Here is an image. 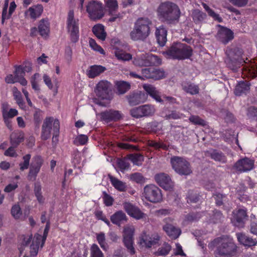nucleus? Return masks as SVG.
Here are the masks:
<instances>
[{
    "mask_svg": "<svg viewBox=\"0 0 257 257\" xmlns=\"http://www.w3.org/2000/svg\"><path fill=\"white\" fill-rule=\"evenodd\" d=\"M34 193L38 202L43 204L44 202L45 198L42 195V186L40 182H36L34 183Z\"/></svg>",
    "mask_w": 257,
    "mask_h": 257,
    "instance_id": "37",
    "label": "nucleus"
},
{
    "mask_svg": "<svg viewBox=\"0 0 257 257\" xmlns=\"http://www.w3.org/2000/svg\"><path fill=\"white\" fill-rule=\"evenodd\" d=\"M193 53L192 48L181 42L173 43L162 54L167 58L174 60H184L190 58Z\"/></svg>",
    "mask_w": 257,
    "mask_h": 257,
    "instance_id": "4",
    "label": "nucleus"
},
{
    "mask_svg": "<svg viewBox=\"0 0 257 257\" xmlns=\"http://www.w3.org/2000/svg\"><path fill=\"white\" fill-rule=\"evenodd\" d=\"M254 166V161L248 158L245 157L238 160L232 166V170L233 173L240 174L252 170Z\"/></svg>",
    "mask_w": 257,
    "mask_h": 257,
    "instance_id": "15",
    "label": "nucleus"
},
{
    "mask_svg": "<svg viewBox=\"0 0 257 257\" xmlns=\"http://www.w3.org/2000/svg\"><path fill=\"white\" fill-rule=\"evenodd\" d=\"M211 243L216 247L215 254L216 256L230 257L236 253L237 246L232 238L227 235L215 238Z\"/></svg>",
    "mask_w": 257,
    "mask_h": 257,
    "instance_id": "2",
    "label": "nucleus"
},
{
    "mask_svg": "<svg viewBox=\"0 0 257 257\" xmlns=\"http://www.w3.org/2000/svg\"><path fill=\"white\" fill-rule=\"evenodd\" d=\"M206 17V15L199 10H195L192 12V18L196 24L199 23L203 21Z\"/></svg>",
    "mask_w": 257,
    "mask_h": 257,
    "instance_id": "43",
    "label": "nucleus"
},
{
    "mask_svg": "<svg viewBox=\"0 0 257 257\" xmlns=\"http://www.w3.org/2000/svg\"><path fill=\"white\" fill-rule=\"evenodd\" d=\"M224 216L222 212L218 210L214 209L209 215V221L210 223L216 224L222 222Z\"/></svg>",
    "mask_w": 257,
    "mask_h": 257,
    "instance_id": "34",
    "label": "nucleus"
},
{
    "mask_svg": "<svg viewBox=\"0 0 257 257\" xmlns=\"http://www.w3.org/2000/svg\"><path fill=\"white\" fill-rule=\"evenodd\" d=\"M88 138L86 135H78L74 141L73 143L76 146L84 145L88 142Z\"/></svg>",
    "mask_w": 257,
    "mask_h": 257,
    "instance_id": "53",
    "label": "nucleus"
},
{
    "mask_svg": "<svg viewBox=\"0 0 257 257\" xmlns=\"http://www.w3.org/2000/svg\"><path fill=\"white\" fill-rule=\"evenodd\" d=\"M133 63L136 66L147 67L160 65L161 64V60L156 55L145 54L134 57Z\"/></svg>",
    "mask_w": 257,
    "mask_h": 257,
    "instance_id": "8",
    "label": "nucleus"
},
{
    "mask_svg": "<svg viewBox=\"0 0 257 257\" xmlns=\"http://www.w3.org/2000/svg\"><path fill=\"white\" fill-rule=\"evenodd\" d=\"M201 196L197 191L189 190L186 195L187 202L189 204L196 203L200 201Z\"/></svg>",
    "mask_w": 257,
    "mask_h": 257,
    "instance_id": "33",
    "label": "nucleus"
},
{
    "mask_svg": "<svg viewBox=\"0 0 257 257\" xmlns=\"http://www.w3.org/2000/svg\"><path fill=\"white\" fill-rule=\"evenodd\" d=\"M105 5L110 12L114 11L118 8V4L116 0H106Z\"/></svg>",
    "mask_w": 257,
    "mask_h": 257,
    "instance_id": "59",
    "label": "nucleus"
},
{
    "mask_svg": "<svg viewBox=\"0 0 257 257\" xmlns=\"http://www.w3.org/2000/svg\"><path fill=\"white\" fill-rule=\"evenodd\" d=\"M117 93L123 94L131 89V84L124 81H116L115 82Z\"/></svg>",
    "mask_w": 257,
    "mask_h": 257,
    "instance_id": "31",
    "label": "nucleus"
},
{
    "mask_svg": "<svg viewBox=\"0 0 257 257\" xmlns=\"http://www.w3.org/2000/svg\"><path fill=\"white\" fill-rule=\"evenodd\" d=\"M143 88L147 92V94H149L151 97L153 96L158 91L156 88L151 84L144 85Z\"/></svg>",
    "mask_w": 257,
    "mask_h": 257,
    "instance_id": "60",
    "label": "nucleus"
},
{
    "mask_svg": "<svg viewBox=\"0 0 257 257\" xmlns=\"http://www.w3.org/2000/svg\"><path fill=\"white\" fill-rule=\"evenodd\" d=\"M160 237L158 235L153 238L145 236L141 238L140 243H144L147 247H151L152 245L158 243Z\"/></svg>",
    "mask_w": 257,
    "mask_h": 257,
    "instance_id": "38",
    "label": "nucleus"
},
{
    "mask_svg": "<svg viewBox=\"0 0 257 257\" xmlns=\"http://www.w3.org/2000/svg\"><path fill=\"white\" fill-rule=\"evenodd\" d=\"M92 32L96 37L101 41H104L106 36L104 26L101 24L95 25L92 28Z\"/></svg>",
    "mask_w": 257,
    "mask_h": 257,
    "instance_id": "32",
    "label": "nucleus"
},
{
    "mask_svg": "<svg viewBox=\"0 0 257 257\" xmlns=\"http://www.w3.org/2000/svg\"><path fill=\"white\" fill-rule=\"evenodd\" d=\"M130 179L137 183H143L145 181V178L140 173H135L131 174Z\"/></svg>",
    "mask_w": 257,
    "mask_h": 257,
    "instance_id": "56",
    "label": "nucleus"
},
{
    "mask_svg": "<svg viewBox=\"0 0 257 257\" xmlns=\"http://www.w3.org/2000/svg\"><path fill=\"white\" fill-rule=\"evenodd\" d=\"M207 156L215 161L222 163H225L227 161L226 158L223 153L213 150L212 151L207 152Z\"/></svg>",
    "mask_w": 257,
    "mask_h": 257,
    "instance_id": "30",
    "label": "nucleus"
},
{
    "mask_svg": "<svg viewBox=\"0 0 257 257\" xmlns=\"http://www.w3.org/2000/svg\"><path fill=\"white\" fill-rule=\"evenodd\" d=\"M40 169L30 165L29 171L27 176L28 179L30 181L35 180L38 174L40 172Z\"/></svg>",
    "mask_w": 257,
    "mask_h": 257,
    "instance_id": "50",
    "label": "nucleus"
},
{
    "mask_svg": "<svg viewBox=\"0 0 257 257\" xmlns=\"http://www.w3.org/2000/svg\"><path fill=\"white\" fill-rule=\"evenodd\" d=\"M143 195L147 200L152 203H158L162 200L161 190L153 184L147 185L144 188Z\"/></svg>",
    "mask_w": 257,
    "mask_h": 257,
    "instance_id": "11",
    "label": "nucleus"
},
{
    "mask_svg": "<svg viewBox=\"0 0 257 257\" xmlns=\"http://www.w3.org/2000/svg\"><path fill=\"white\" fill-rule=\"evenodd\" d=\"M33 119L35 127L39 129L42 120V111L39 108H35L33 114Z\"/></svg>",
    "mask_w": 257,
    "mask_h": 257,
    "instance_id": "44",
    "label": "nucleus"
},
{
    "mask_svg": "<svg viewBox=\"0 0 257 257\" xmlns=\"http://www.w3.org/2000/svg\"><path fill=\"white\" fill-rule=\"evenodd\" d=\"M43 11V6L41 5H37L29 8L28 13H29L31 18L36 19L42 14Z\"/></svg>",
    "mask_w": 257,
    "mask_h": 257,
    "instance_id": "36",
    "label": "nucleus"
},
{
    "mask_svg": "<svg viewBox=\"0 0 257 257\" xmlns=\"http://www.w3.org/2000/svg\"><path fill=\"white\" fill-rule=\"evenodd\" d=\"M225 53L227 56L225 60L226 66L234 72H237L243 63H245L242 58L243 50L239 47L228 48Z\"/></svg>",
    "mask_w": 257,
    "mask_h": 257,
    "instance_id": "5",
    "label": "nucleus"
},
{
    "mask_svg": "<svg viewBox=\"0 0 257 257\" xmlns=\"http://www.w3.org/2000/svg\"><path fill=\"white\" fill-rule=\"evenodd\" d=\"M189 120L194 125L205 126L207 124V122L200 117L198 115H191L189 117Z\"/></svg>",
    "mask_w": 257,
    "mask_h": 257,
    "instance_id": "45",
    "label": "nucleus"
},
{
    "mask_svg": "<svg viewBox=\"0 0 257 257\" xmlns=\"http://www.w3.org/2000/svg\"><path fill=\"white\" fill-rule=\"evenodd\" d=\"M157 13L161 21L168 24L178 23L181 15L179 7L169 1L161 3L158 8Z\"/></svg>",
    "mask_w": 257,
    "mask_h": 257,
    "instance_id": "1",
    "label": "nucleus"
},
{
    "mask_svg": "<svg viewBox=\"0 0 257 257\" xmlns=\"http://www.w3.org/2000/svg\"><path fill=\"white\" fill-rule=\"evenodd\" d=\"M153 23L148 18H139L135 22L130 37L135 41H145L151 34Z\"/></svg>",
    "mask_w": 257,
    "mask_h": 257,
    "instance_id": "3",
    "label": "nucleus"
},
{
    "mask_svg": "<svg viewBox=\"0 0 257 257\" xmlns=\"http://www.w3.org/2000/svg\"><path fill=\"white\" fill-rule=\"evenodd\" d=\"M109 178L112 185L115 189L120 191L125 190L126 188L125 183L112 176L109 175Z\"/></svg>",
    "mask_w": 257,
    "mask_h": 257,
    "instance_id": "41",
    "label": "nucleus"
},
{
    "mask_svg": "<svg viewBox=\"0 0 257 257\" xmlns=\"http://www.w3.org/2000/svg\"><path fill=\"white\" fill-rule=\"evenodd\" d=\"M203 8L207 12L209 16L212 17L215 20L217 21L218 22H222V19L219 16V15L217 14H216L213 10L211 9L209 6H208L206 4H202Z\"/></svg>",
    "mask_w": 257,
    "mask_h": 257,
    "instance_id": "51",
    "label": "nucleus"
},
{
    "mask_svg": "<svg viewBox=\"0 0 257 257\" xmlns=\"http://www.w3.org/2000/svg\"><path fill=\"white\" fill-rule=\"evenodd\" d=\"M11 214L15 219H20L22 216V211L19 205H13L11 209Z\"/></svg>",
    "mask_w": 257,
    "mask_h": 257,
    "instance_id": "48",
    "label": "nucleus"
},
{
    "mask_svg": "<svg viewBox=\"0 0 257 257\" xmlns=\"http://www.w3.org/2000/svg\"><path fill=\"white\" fill-rule=\"evenodd\" d=\"M247 217L246 211L244 209H239L233 212L231 222L234 226L242 228L244 227Z\"/></svg>",
    "mask_w": 257,
    "mask_h": 257,
    "instance_id": "20",
    "label": "nucleus"
},
{
    "mask_svg": "<svg viewBox=\"0 0 257 257\" xmlns=\"http://www.w3.org/2000/svg\"><path fill=\"white\" fill-rule=\"evenodd\" d=\"M122 206L127 214L136 220L146 219L148 218V215L139 207L130 202H124L122 203Z\"/></svg>",
    "mask_w": 257,
    "mask_h": 257,
    "instance_id": "13",
    "label": "nucleus"
},
{
    "mask_svg": "<svg viewBox=\"0 0 257 257\" xmlns=\"http://www.w3.org/2000/svg\"><path fill=\"white\" fill-rule=\"evenodd\" d=\"M38 32L43 38H47L50 33V24L48 20L42 19L38 25Z\"/></svg>",
    "mask_w": 257,
    "mask_h": 257,
    "instance_id": "28",
    "label": "nucleus"
},
{
    "mask_svg": "<svg viewBox=\"0 0 257 257\" xmlns=\"http://www.w3.org/2000/svg\"><path fill=\"white\" fill-rule=\"evenodd\" d=\"M171 246L168 243H164L157 251L155 252L156 255L165 256L169 254L171 250Z\"/></svg>",
    "mask_w": 257,
    "mask_h": 257,
    "instance_id": "42",
    "label": "nucleus"
},
{
    "mask_svg": "<svg viewBox=\"0 0 257 257\" xmlns=\"http://www.w3.org/2000/svg\"><path fill=\"white\" fill-rule=\"evenodd\" d=\"M250 89V83L247 81H240L235 86L234 93L235 95L240 96L246 94Z\"/></svg>",
    "mask_w": 257,
    "mask_h": 257,
    "instance_id": "29",
    "label": "nucleus"
},
{
    "mask_svg": "<svg viewBox=\"0 0 257 257\" xmlns=\"http://www.w3.org/2000/svg\"><path fill=\"white\" fill-rule=\"evenodd\" d=\"M67 28L72 42L76 43L79 39L78 20L74 18L73 10H70L67 20Z\"/></svg>",
    "mask_w": 257,
    "mask_h": 257,
    "instance_id": "9",
    "label": "nucleus"
},
{
    "mask_svg": "<svg viewBox=\"0 0 257 257\" xmlns=\"http://www.w3.org/2000/svg\"><path fill=\"white\" fill-rule=\"evenodd\" d=\"M217 39L224 44H226L234 38L233 33L230 29H221L217 34Z\"/></svg>",
    "mask_w": 257,
    "mask_h": 257,
    "instance_id": "22",
    "label": "nucleus"
},
{
    "mask_svg": "<svg viewBox=\"0 0 257 257\" xmlns=\"http://www.w3.org/2000/svg\"><path fill=\"white\" fill-rule=\"evenodd\" d=\"M43 164V160L42 157L39 155H37L33 157V162L31 163V165L41 169Z\"/></svg>",
    "mask_w": 257,
    "mask_h": 257,
    "instance_id": "58",
    "label": "nucleus"
},
{
    "mask_svg": "<svg viewBox=\"0 0 257 257\" xmlns=\"http://www.w3.org/2000/svg\"><path fill=\"white\" fill-rule=\"evenodd\" d=\"M86 7V12L91 20H98L103 17V6L100 1L91 0L88 2Z\"/></svg>",
    "mask_w": 257,
    "mask_h": 257,
    "instance_id": "10",
    "label": "nucleus"
},
{
    "mask_svg": "<svg viewBox=\"0 0 257 257\" xmlns=\"http://www.w3.org/2000/svg\"><path fill=\"white\" fill-rule=\"evenodd\" d=\"M31 155L29 154H27L23 157V162L19 164L20 170L23 171L29 168L30 166V161Z\"/></svg>",
    "mask_w": 257,
    "mask_h": 257,
    "instance_id": "49",
    "label": "nucleus"
},
{
    "mask_svg": "<svg viewBox=\"0 0 257 257\" xmlns=\"http://www.w3.org/2000/svg\"><path fill=\"white\" fill-rule=\"evenodd\" d=\"M170 162L173 169L178 174L187 176L192 173L190 163L185 158L173 156L171 158Z\"/></svg>",
    "mask_w": 257,
    "mask_h": 257,
    "instance_id": "7",
    "label": "nucleus"
},
{
    "mask_svg": "<svg viewBox=\"0 0 257 257\" xmlns=\"http://www.w3.org/2000/svg\"><path fill=\"white\" fill-rule=\"evenodd\" d=\"M60 123L58 119H54L53 117H46L42 126L41 134L42 140L46 141L49 139L52 132V141L53 142L54 138L58 137Z\"/></svg>",
    "mask_w": 257,
    "mask_h": 257,
    "instance_id": "6",
    "label": "nucleus"
},
{
    "mask_svg": "<svg viewBox=\"0 0 257 257\" xmlns=\"http://www.w3.org/2000/svg\"><path fill=\"white\" fill-rule=\"evenodd\" d=\"M106 68L101 65H94L89 67L87 75L90 78H94L104 72Z\"/></svg>",
    "mask_w": 257,
    "mask_h": 257,
    "instance_id": "27",
    "label": "nucleus"
},
{
    "mask_svg": "<svg viewBox=\"0 0 257 257\" xmlns=\"http://www.w3.org/2000/svg\"><path fill=\"white\" fill-rule=\"evenodd\" d=\"M183 90L191 95H196L199 92V86L190 81H185L182 84Z\"/></svg>",
    "mask_w": 257,
    "mask_h": 257,
    "instance_id": "26",
    "label": "nucleus"
},
{
    "mask_svg": "<svg viewBox=\"0 0 257 257\" xmlns=\"http://www.w3.org/2000/svg\"><path fill=\"white\" fill-rule=\"evenodd\" d=\"M154 178L157 183L165 190L173 189L174 183L168 174L164 173H158L155 175Z\"/></svg>",
    "mask_w": 257,
    "mask_h": 257,
    "instance_id": "18",
    "label": "nucleus"
},
{
    "mask_svg": "<svg viewBox=\"0 0 257 257\" xmlns=\"http://www.w3.org/2000/svg\"><path fill=\"white\" fill-rule=\"evenodd\" d=\"M182 114L176 111V110H172L169 114L165 115V118L166 119H178L182 117Z\"/></svg>",
    "mask_w": 257,
    "mask_h": 257,
    "instance_id": "61",
    "label": "nucleus"
},
{
    "mask_svg": "<svg viewBox=\"0 0 257 257\" xmlns=\"http://www.w3.org/2000/svg\"><path fill=\"white\" fill-rule=\"evenodd\" d=\"M141 74L143 80L147 79L156 80L165 77V73L163 69H157L155 67L143 68L141 70Z\"/></svg>",
    "mask_w": 257,
    "mask_h": 257,
    "instance_id": "16",
    "label": "nucleus"
},
{
    "mask_svg": "<svg viewBox=\"0 0 257 257\" xmlns=\"http://www.w3.org/2000/svg\"><path fill=\"white\" fill-rule=\"evenodd\" d=\"M18 115V111L15 108H10L6 112H5L3 115V117H6L7 118L11 119Z\"/></svg>",
    "mask_w": 257,
    "mask_h": 257,
    "instance_id": "64",
    "label": "nucleus"
},
{
    "mask_svg": "<svg viewBox=\"0 0 257 257\" xmlns=\"http://www.w3.org/2000/svg\"><path fill=\"white\" fill-rule=\"evenodd\" d=\"M212 196L215 201L216 205L218 206L223 205L227 199L225 195L218 192L214 193Z\"/></svg>",
    "mask_w": 257,
    "mask_h": 257,
    "instance_id": "46",
    "label": "nucleus"
},
{
    "mask_svg": "<svg viewBox=\"0 0 257 257\" xmlns=\"http://www.w3.org/2000/svg\"><path fill=\"white\" fill-rule=\"evenodd\" d=\"M130 105L134 106L139 103L145 102L148 98V95L144 92H139L133 93L126 96Z\"/></svg>",
    "mask_w": 257,
    "mask_h": 257,
    "instance_id": "21",
    "label": "nucleus"
},
{
    "mask_svg": "<svg viewBox=\"0 0 257 257\" xmlns=\"http://www.w3.org/2000/svg\"><path fill=\"white\" fill-rule=\"evenodd\" d=\"M127 159L130 160L135 165L141 166L144 162V157L141 154H131L127 155Z\"/></svg>",
    "mask_w": 257,
    "mask_h": 257,
    "instance_id": "39",
    "label": "nucleus"
},
{
    "mask_svg": "<svg viewBox=\"0 0 257 257\" xmlns=\"http://www.w3.org/2000/svg\"><path fill=\"white\" fill-rule=\"evenodd\" d=\"M90 257H103V254L96 244H93L90 248Z\"/></svg>",
    "mask_w": 257,
    "mask_h": 257,
    "instance_id": "52",
    "label": "nucleus"
},
{
    "mask_svg": "<svg viewBox=\"0 0 257 257\" xmlns=\"http://www.w3.org/2000/svg\"><path fill=\"white\" fill-rule=\"evenodd\" d=\"M101 119L108 123L111 121H117L122 118V114L120 111L109 109L100 113Z\"/></svg>",
    "mask_w": 257,
    "mask_h": 257,
    "instance_id": "19",
    "label": "nucleus"
},
{
    "mask_svg": "<svg viewBox=\"0 0 257 257\" xmlns=\"http://www.w3.org/2000/svg\"><path fill=\"white\" fill-rule=\"evenodd\" d=\"M134 232L135 228L133 226H127L123 229V242L124 246L131 254H134L135 253L133 246Z\"/></svg>",
    "mask_w": 257,
    "mask_h": 257,
    "instance_id": "17",
    "label": "nucleus"
},
{
    "mask_svg": "<svg viewBox=\"0 0 257 257\" xmlns=\"http://www.w3.org/2000/svg\"><path fill=\"white\" fill-rule=\"evenodd\" d=\"M155 112V106L150 104L142 105L130 110L131 115L136 118L151 117L153 116Z\"/></svg>",
    "mask_w": 257,
    "mask_h": 257,
    "instance_id": "12",
    "label": "nucleus"
},
{
    "mask_svg": "<svg viewBox=\"0 0 257 257\" xmlns=\"http://www.w3.org/2000/svg\"><path fill=\"white\" fill-rule=\"evenodd\" d=\"M90 46L95 51L99 52L100 54H104L103 49L99 45H98L95 41L92 39L89 40Z\"/></svg>",
    "mask_w": 257,
    "mask_h": 257,
    "instance_id": "63",
    "label": "nucleus"
},
{
    "mask_svg": "<svg viewBox=\"0 0 257 257\" xmlns=\"http://www.w3.org/2000/svg\"><path fill=\"white\" fill-rule=\"evenodd\" d=\"M203 212H190L188 214L185 218L186 220L189 222H195L198 221L202 216Z\"/></svg>",
    "mask_w": 257,
    "mask_h": 257,
    "instance_id": "47",
    "label": "nucleus"
},
{
    "mask_svg": "<svg viewBox=\"0 0 257 257\" xmlns=\"http://www.w3.org/2000/svg\"><path fill=\"white\" fill-rule=\"evenodd\" d=\"M126 220L125 214L121 210L116 212L110 217L111 221L116 225H119L121 221Z\"/></svg>",
    "mask_w": 257,
    "mask_h": 257,
    "instance_id": "35",
    "label": "nucleus"
},
{
    "mask_svg": "<svg viewBox=\"0 0 257 257\" xmlns=\"http://www.w3.org/2000/svg\"><path fill=\"white\" fill-rule=\"evenodd\" d=\"M97 240L101 247L105 250L107 248V243L105 242V234L103 232H100L97 234Z\"/></svg>",
    "mask_w": 257,
    "mask_h": 257,
    "instance_id": "57",
    "label": "nucleus"
},
{
    "mask_svg": "<svg viewBox=\"0 0 257 257\" xmlns=\"http://www.w3.org/2000/svg\"><path fill=\"white\" fill-rule=\"evenodd\" d=\"M24 141V134L21 131H16L10 135V143L14 147H18Z\"/></svg>",
    "mask_w": 257,
    "mask_h": 257,
    "instance_id": "25",
    "label": "nucleus"
},
{
    "mask_svg": "<svg viewBox=\"0 0 257 257\" xmlns=\"http://www.w3.org/2000/svg\"><path fill=\"white\" fill-rule=\"evenodd\" d=\"M14 98L19 107L24 109L25 107V103L23 100L21 92L19 91L14 93Z\"/></svg>",
    "mask_w": 257,
    "mask_h": 257,
    "instance_id": "55",
    "label": "nucleus"
},
{
    "mask_svg": "<svg viewBox=\"0 0 257 257\" xmlns=\"http://www.w3.org/2000/svg\"><path fill=\"white\" fill-rule=\"evenodd\" d=\"M103 200L104 204L106 206H111L114 201L113 198L104 191L103 192Z\"/></svg>",
    "mask_w": 257,
    "mask_h": 257,
    "instance_id": "62",
    "label": "nucleus"
},
{
    "mask_svg": "<svg viewBox=\"0 0 257 257\" xmlns=\"http://www.w3.org/2000/svg\"><path fill=\"white\" fill-rule=\"evenodd\" d=\"M163 229L170 238L174 239L177 238L182 232L180 228L169 223L164 225Z\"/></svg>",
    "mask_w": 257,
    "mask_h": 257,
    "instance_id": "23",
    "label": "nucleus"
},
{
    "mask_svg": "<svg viewBox=\"0 0 257 257\" xmlns=\"http://www.w3.org/2000/svg\"><path fill=\"white\" fill-rule=\"evenodd\" d=\"M111 84L105 80H100L96 85L94 92L96 95L101 99H108L111 92Z\"/></svg>",
    "mask_w": 257,
    "mask_h": 257,
    "instance_id": "14",
    "label": "nucleus"
},
{
    "mask_svg": "<svg viewBox=\"0 0 257 257\" xmlns=\"http://www.w3.org/2000/svg\"><path fill=\"white\" fill-rule=\"evenodd\" d=\"M156 37L159 45L163 47L167 42V31L163 27H160L156 29L155 32Z\"/></svg>",
    "mask_w": 257,
    "mask_h": 257,
    "instance_id": "24",
    "label": "nucleus"
},
{
    "mask_svg": "<svg viewBox=\"0 0 257 257\" xmlns=\"http://www.w3.org/2000/svg\"><path fill=\"white\" fill-rule=\"evenodd\" d=\"M127 157L123 159H118L117 160V165L121 171L128 169L130 167V164L127 162Z\"/></svg>",
    "mask_w": 257,
    "mask_h": 257,
    "instance_id": "54",
    "label": "nucleus"
},
{
    "mask_svg": "<svg viewBox=\"0 0 257 257\" xmlns=\"http://www.w3.org/2000/svg\"><path fill=\"white\" fill-rule=\"evenodd\" d=\"M114 53L115 57L119 60L126 61L132 59V55L131 54L126 53L123 50H119L116 48H115Z\"/></svg>",
    "mask_w": 257,
    "mask_h": 257,
    "instance_id": "40",
    "label": "nucleus"
}]
</instances>
